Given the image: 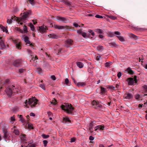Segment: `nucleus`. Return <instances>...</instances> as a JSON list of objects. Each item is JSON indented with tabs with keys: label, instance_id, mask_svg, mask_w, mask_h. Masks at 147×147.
I'll return each instance as SVG.
<instances>
[{
	"label": "nucleus",
	"instance_id": "obj_36",
	"mask_svg": "<svg viewBox=\"0 0 147 147\" xmlns=\"http://www.w3.org/2000/svg\"><path fill=\"white\" fill-rule=\"evenodd\" d=\"M13 111L14 112L16 113L19 111V109L17 107H15L13 109Z\"/></svg>",
	"mask_w": 147,
	"mask_h": 147
},
{
	"label": "nucleus",
	"instance_id": "obj_19",
	"mask_svg": "<svg viewBox=\"0 0 147 147\" xmlns=\"http://www.w3.org/2000/svg\"><path fill=\"white\" fill-rule=\"evenodd\" d=\"M19 31L22 33H26L28 32V28L26 26H24L23 27V30L19 29Z\"/></svg>",
	"mask_w": 147,
	"mask_h": 147
},
{
	"label": "nucleus",
	"instance_id": "obj_45",
	"mask_svg": "<svg viewBox=\"0 0 147 147\" xmlns=\"http://www.w3.org/2000/svg\"><path fill=\"white\" fill-rule=\"evenodd\" d=\"M135 97L136 99H138L140 98V95L138 94H137L135 95Z\"/></svg>",
	"mask_w": 147,
	"mask_h": 147
},
{
	"label": "nucleus",
	"instance_id": "obj_46",
	"mask_svg": "<svg viewBox=\"0 0 147 147\" xmlns=\"http://www.w3.org/2000/svg\"><path fill=\"white\" fill-rule=\"evenodd\" d=\"M24 71H25L24 69L23 68H20V69H19V72L20 73L23 72Z\"/></svg>",
	"mask_w": 147,
	"mask_h": 147
},
{
	"label": "nucleus",
	"instance_id": "obj_27",
	"mask_svg": "<svg viewBox=\"0 0 147 147\" xmlns=\"http://www.w3.org/2000/svg\"><path fill=\"white\" fill-rule=\"evenodd\" d=\"M15 121V117L14 116H13L11 117L10 118V122L11 123L13 124L14 123Z\"/></svg>",
	"mask_w": 147,
	"mask_h": 147
},
{
	"label": "nucleus",
	"instance_id": "obj_53",
	"mask_svg": "<svg viewBox=\"0 0 147 147\" xmlns=\"http://www.w3.org/2000/svg\"><path fill=\"white\" fill-rule=\"evenodd\" d=\"M51 78L53 80H56V77L54 75L51 76Z\"/></svg>",
	"mask_w": 147,
	"mask_h": 147
},
{
	"label": "nucleus",
	"instance_id": "obj_17",
	"mask_svg": "<svg viewBox=\"0 0 147 147\" xmlns=\"http://www.w3.org/2000/svg\"><path fill=\"white\" fill-rule=\"evenodd\" d=\"M70 120L69 118L68 117L65 116L63 118V122L66 123H69L70 122Z\"/></svg>",
	"mask_w": 147,
	"mask_h": 147
},
{
	"label": "nucleus",
	"instance_id": "obj_18",
	"mask_svg": "<svg viewBox=\"0 0 147 147\" xmlns=\"http://www.w3.org/2000/svg\"><path fill=\"white\" fill-rule=\"evenodd\" d=\"M107 92V89L102 87H101L100 92V94L101 95H103L105 94Z\"/></svg>",
	"mask_w": 147,
	"mask_h": 147
},
{
	"label": "nucleus",
	"instance_id": "obj_8",
	"mask_svg": "<svg viewBox=\"0 0 147 147\" xmlns=\"http://www.w3.org/2000/svg\"><path fill=\"white\" fill-rule=\"evenodd\" d=\"M54 27L56 29L59 30L60 29H69V27L67 26H61L57 25H54Z\"/></svg>",
	"mask_w": 147,
	"mask_h": 147
},
{
	"label": "nucleus",
	"instance_id": "obj_22",
	"mask_svg": "<svg viewBox=\"0 0 147 147\" xmlns=\"http://www.w3.org/2000/svg\"><path fill=\"white\" fill-rule=\"evenodd\" d=\"M48 36L50 38H58V36L54 34H51Z\"/></svg>",
	"mask_w": 147,
	"mask_h": 147
},
{
	"label": "nucleus",
	"instance_id": "obj_40",
	"mask_svg": "<svg viewBox=\"0 0 147 147\" xmlns=\"http://www.w3.org/2000/svg\"><path fill=\"white\" fill-rule=\"evenodd\" d=\"M143 90L145 93H147V86L144 85L143 86Z\"/></svg>",
	"mask_w": 147,
	"mask_h": 147
},
{
	"label": "nucleus",
	"instance_id": "obj_4",
	"mask_svg": "<svg viewBox=\"0 0 147 147\" xmlns=\"http://www.w3.org/2000/svg\"><path fill=\"white\" fill-rule=\"evenodd\" d=\"M95 121H93L91 123L89 126V128L90 131L92 132L94 131H96L97 130H103L104 126L102 125H95L94 124L96 123Z\"/></svg>",
	"mask_w": 147,
	"mask_h": 147
},
{
	"label": "nucleus",
	"instance_id": "obj_29",
	"mask_svg": "<svg viewBox=\"0 0 147 147\" xmlns=\"http://www.w3.org/2000/svg\"><path fill=\"white\" fill-rule=\"evenodd\" d=\"M127 71L130 74H134L133 71L130 67H128L127 68Z\"/></svg>",
	"mask_w": 147,
	"mask_h": 147
},
{
	"label": "nucleus",
	"instance_id": "obj_47",
	"mask_svg": "<svg viewBox=\"0 0 147 147\" xmlns=\"http://www.w3.org/2000/svg\"><path fill=\"white\" fill-rule=\"evenodd\" d=\"M12 20L11 19H7V22L9 24H11V23L12 22Z\"/></svg>",
	"mask_w": 147,
	"mask_h": 147
},
{
	"label": "nucleus",
	"instance_id": "obj_41",
	"mask_svg": "<svg viewBox=\"0 0 147 147\" xmlns=\"http://www.w3.org/2000/svg\"><path fill=\"white\" fill-rule=\"evenodd\" d=\"M112 63L111 62H106L105 64L106 67H108L110 65H111Z\"/></svg>",
	"mask_w": 147,
	"mask_h": 147
},
{
	"label": "nucleus",
	"instance_id": "obj_35",
	"mask_svg": "<svg viewBox=\"0 0 147 147\" xmlns=\"http://www.w3.org/2000/svg\"><path fill=\"white\" fill-rule=\"evenodd\" d=\"M97 49L98 51H102L103 48V47L101 46H99L97 47Z\"/></svg>",
	"mask_w": 147,
	"mask_h": 147
},
{
	"label": "nucleus",
	"instance_id": "obj_49",
	"mask_svg": "<svg viewBox=\"0 0 147 147\" xmlns=\"http://www.w3.org/2000/svg\"><path fill=\"white\" fill-rule=\"evenodd\" d=\"M95 17L97 18H103V16H100L98 15H96Z\"/></svg>",
	"mask_w": 147,
	"mask_h": 147
},
{
	"label": "nucleus",
	"instance_id": "obj_43",
	"mask_svg": "<svg viewBox=\"0 0 147 147\" xmlns=\"http://www.w3.org/2000/svg\"><path fill=\"white\" fill-rule=\"evenodd\" d=\"M93 36H94V32L93 30H89L88 31Z\"/></svg>",
	"mask_w": 147,
	"mask_h": 147
},
{
	"label": "nucleus",
	"instance_id": "obj_20",
	"mask_svg": "<svg viewBox=\"0 0 147 147\" xmlns=\"http://www.w3.org/2000/svg\"><path fill=\"white\" fill-rule=\"evenodd\" d=\"M16 127L14 126L13 127V128H12V129L13 130V132L15 133V134L17 135H18L19 134V131L18 130L16 129H15Z\"/></svg>",
	"mask_w": 147,
	"mask_h": 147
},
{
	"label": "nucleus",
	"instance_id": "obj_52",
	"mask_svg": "<svg viewBox=\"0 0 147 147\" xmlns=\"http://www.w3.org/2000/svg\"><path fill=\"white\" fill-rule=\"evenodd\" d=\"M25 137L26 135H22L20 136V138H22V139L25 140Z\"/></svg>",
	"mask_w": 147,
	"mask_h": 147
},
{
	"label": "nucleus",
	"instance_id": "obj_59",
	"mask_svg": "<svg viewBox=\"0 0 147 147\" xmlns=\"http://www.w3.org/2000/svg\"><path fill=\"white\" fill-rule=\"evenodd\" d=\"M121 76V72H119L117 74V76L119 78Z\"/></svg>",
	"mask_w": 147,
	"mask_h": 147
},
{
	"label": "nucleus",
	"instance_id": "obj_51",
	"mask_svg": "<svg viewBox=\"0 0 147 147\" xmlns=\"http://www.w3.org/2000/svg\"><path fill=\"white\" fill-rule=\"evenodd\" d=\"M110 18L113 20H115L116 19V17L113 16H111L110 17Z\"/></svg>",
	"mask_w": 147,
	"mask_h": 147
},
{
	"label": "nucleus",
	"instance_id": "obj_61",
	"mask_svg": "<svg viewBox=\"0 0 147 147\" xmlns=\"http://www.w3.org/2000/svg\"><path fill=\"white\" fill-rule=\"evenodd\" d=\"M47 114L49 116H52V114L50 111L48 112H47Z\"/></svg>",
	"mask_w": 147,
	"mask_h": 147
},
{
	"label": "nucleus",
	"instance_id": "obj_10",
	"mask_svg": "<svg viewBox=\"0 0 147 147\" xmlns=\"http://www.w3.org/2000/svg\"><path fill=\"white\" fill-rule=\"evenodd\" d=\"M56 18L60 22H67L68 21V20L67 19L64 17L57 16Z\"/></svg>",
	"mask_w": 147,
	"mask_h": 147
},
{
	"label": "nucleus",
	"instance_id": "obj_14",
	"mask_svg": "<svg viewBox=\"0 0 147 147\" xmlns=\"http://www.w3.org/2000/svg\"><path fill=\"white\" fill-rule=\"evenodd\" d=\"M4 134V138L5 140L7 141V140L9 139L10 136L8 131H5L4 130L3 131Z\"/></svg>",
	"mask_w": 147,
	"mask_h": 147
},
{
	"label": "nucleus",
	"instance_id": "obj_9",
	"mask_svg": "<svg viewBox=\"0 0 147 147\" xmlns=\"http://www.w3.org/2000/svg\"><path fill=\"white\" fill-rule=\"evenodd\" d=\"M0 46L1 50H3L5 48L4 39L1 37H0Z\"/></svg>",
	"mask_w": 147,
	"mask_h": 147
},
{
	"label": "nucleus",
	"instance_id": "obj_55",
	"mask_svg": "<svg viewBox=\"0 0 147 147\" xmlns=\"http://www.w3.org/2000/svg\"><path fill=\"white\" fill-rule=\"evenodd\" d=\"M30 3L32 5H33L34 3V0H28Z\"/></svg>",
	"mask_w": 147,
	"mask_h": 147
},
{
	"label": "nucleus",
	"instance_id": "obj_42",
	"mask_svg": "<svg viewBox=\"0 0 147 147\" xmlns=\"http://www.w3.org/2000/svg\"><path fill=\"white\" fill-rule=\"evenodd\" d=\"M108 88L112 90H115V87L112 86H109L108 87Z\"/></svg>",
	"mask_w": 147,
	"mask_h": 147
},
{
	"label": "nucleus",
	"instance_id": "obj_23",
	"mask_svg": "<svg viewBox=\"0 0 147 147\" xmlns=\"http://www.w3.org/2000/svg\"><path fill=\"white\" fill-rule=\"evenodd\" d=\"M18 117L20 119V120L22 123H24L25 121V119L23 117V116L22 115H18Z\"/></svg>",
	"mask_w": 147,
	"mask_h": 147
},
{
	"label": "nucleus",
	"instance_id": "obj_32",
	"mask_svg": "<svg viewBox=\"0 0 147 147\" xmlns=\"http://www.w3.org/2000/svg\"><path fill=\"white\" fill-rule=\"evenodd\" d=\"M16 47L19 49H21V43L19 42L17 43L16 44Z\"/></svg>",
	"mask_w": 147,
	"mask_h": 147
},
{
	"label": "nucleus",
	"instance_id": "obj_50",
	"mask_svg": "<svg viewBox=\"0 0 147 147\" xmlns=\"http://www.w3.org/2000/svg\"><path fill=\"white\" fill-rule=\"evenodd\" d=\"M65 84H66L67 85H68L69 82L68 79V78H66L65 80Z\"/></svg>",
	"mask_w": 147,
	"mask_h": 147
},
{
	"label": "nucleus",
	"instance_id": "obj_3",
	"mask_svg": "<svg viewBox=\"0 0 147 147\" xmlns=\"http://www.w3.org/2000/svg\"><path fill=\"white\" fill-rule=\"evenodd\" d=\"M38 101V100L35 97H32L29 99L28 100H26L24 105L28 108L29 106L32 108L34 107L37 104Z\"/></svg>",
	"mask_w": 147,
	"mask_h": 147
},
{
	"label": "nucleus",
	"instance_id": "obj_60",
	"mask_svg": "<svg viewBox=\"0 0 147 147\" xmlns=\"http://www.w3.org/2000/svg\"><path fill=\"white\" fill-rule=\"evenodd\" d=\"M77 33L78 34H82V31L81 30H79L77 31Z\"/></svg>",
	"mask_w": 147,
	"mask_h": 147
},
{
	"label": "nucleus",
	"instance_id": "obj_56",
	"mask_svg": "<svg viewBox=\"0 0 147 147\" xmlns=\"http://www.w3.org/2000/svg\"><path fill=\"white\" fill-rule=\"evenodd\" d=\"M82 35L84 37H86L87 36L86 34L84 32H82Z\"/></svg>",
	"mask_w": 147,
	"mask_h": 147
},
{
	"label": "nucleus",
	"instance_id": "obj_31",
	"mask_svg": "<svg viewBox=\"0 0 147 147\" xmlns=\"http://www.w3.org/2000/svg\"><path fill=\"white\" fill-rule=\"evenodd\" d=\"M117 36L119 40L121 42H123L125 41V39L123 36Z\"/></svg>",
	"mask_w": 147,
	"mask_h": 147
},
{
	"label": "nucleus",
	"instance_id": "obj_30",
	"mask_svg": "<svg viewBox=\"0 0 147 147\" xmlns=\"http://www.w3.org/2000/svg\"><path fill=\"white\" fill-rule=\"evenodd\" d=\"M32 55H31L32 57V60H33L34 61V63H36L37 62V61H36L38 59V58L37 57V56L36 55L34 56L33 55V56H32Z\"/></svg>",
	"mask_w": 147,
	"mask_h": 147
},
{
	"label": "nucleus",
	"instance_id": "obj_62",
	"mask_svg": "<svg viewBox=\"0 0 147 147\" xmlns=\"http://www.w3.org/2000/svg\"><path fill=\"white\" fill-rule=\"evenodd\" d=\"M94 139V137L92 136H90L89 137V140H93Z\"/></svg>",
	"mask_w": 147,
	"mask_h": 147
},
{
	"label": "nucleus",
	"instance_id": "obj_24",
	"mask_svg": "<svg viewBox=\"0 0 147 147\" xmlns=\"http://www.w3.org/2000/svg\"><path fill=\"white\" fill-rule=\"evenodd\" d=\"M57 103V101L55 99H54L52 101L50 102V104H49L50 106H51V105H55Z\"/></svg>",
	"mask_w": 147,
	"mask_h": 147
},
{
	"label": "nucleus",
	"instance_id": "obj_28",
	"mask_svg": "<svg viewBox=\"0 0 147 147\" xmlns=\"http://www.w3.org/2000/svg\"><path fill=\"white\" fill-rule=\"evenodd\" d=\"M94 31L98 33L101 34L102 33L103 31L102 29H96L94 30Z\"/></svg>",
	"mask_w": 147,
	"mask_h": 147
},
{
	"label": "nucleus",
	"instance_id": "obj_64",
	"mask_svg": "<svg viewBox=\"0 0 147 147\" xmlns=\"http://www.w3.org/2000/svg\"><path fill=\"white\" fill-rule=\"evenodd\" d=\"M131 36L133 38H136V37H137V36H135V35L133 34H131Z\"/></svg>",
	"mask_w": 147,
	"mask_h": 147
},
{
	"label": "nucleus",
	"instance_id": "obj_2",
	"mask_svg": "<svg viewBox=\"0 0 147 147\" xmlns=\"http://www.w3.org/2000/svg\"><path fill=\"white\" fill-rule=\"evenodd\" d=\"M31 13V11L30 10H28L26 12H24L21 18H15V16H12L11 19L14 20H15L18 22V24H20L21 25L22 24V22H25V21L28 17L30 15Z\"/></svg>",
	"mask_w": 147,
	"mask_h": 147
},
{
	"label": "nucleus",
	"instance_id": "obj_6",
	"mask_svg": "<svg viewBox=\"0 0 147 147\" xmlns=\"http://www.w3.org/2000/svg\"><path fill=\"white\" fill-rule=\"evenodd\" d=\"M129 85H133L137 82L136 76H135L134 78H129L127 80Z\"/></svg>",
	"mask_w": 147,
	"mask_h": 147
},
{
	"label": "nucleus",
	"instance_id": "obj_11",
	"mask_svg": "<svg viewBox=\"0 0 147 147\" xmlns=\"http://www.w3.org/2000/svg\"><path fill=\"white\" fill-rule=\"evenodd\" d=\"M21 64V60L17 59L13 63V65L16 67H19Z\"/></svg>",
	"mask_w": 147,
	"mask_h": 147
},
{
	"label": "nucleus",
	"instance_id": "obj_1",
	"mask_svg": "<svg viewBox=\"0 0 147 147\" xmlns=\"http://www.w3.org/2000/svg\"><path fill=\"white\" fill-rule=\"evenodd\" d=\"M9 82V80L8 79H6L3 82L1 83V84L3 86H7L5 90L7 95L9 96H11L13 93H18V92L20 91V87H15L13 86H8V84Z\"/></svg>",
	"mask_w": 147,
	"mask_h": 147
},
{
	"label": "nucleus",
	"instance_id": "obj_15",
	"mask_svg": "<svg viewBox=\"0 0 147 147\" xmlns=\"http://www.w3.org/2000/svg\"><path fill=\"white\" fill-rule=\"evenodd\" d=\"M92 103L93 106H94V107L95 108H98L101 107V105H100L97 102L94 100L93 101Z\"/></svg>",
	"mask_w": 147,
	"mask_h": 147
},
{
	"label": "nucleus",
	"instance_id": "obj_12",
	"mask_svg": "<svg viewBox=\"0 0 147 147\" xmlns=\"http://www.w3.org/2000/svg\"><path fill=\"white\" fill-rule=\"evenodd\" d=\"M47 29V28H46V27L44 26H41L39 27L38 30L40 32L42 33L45 32Z\"/></svg>",
	"mask_w": 147,
	"mask_h": 147
},
{
	"label": "nucleus",
	"instance_id": "obj_16",
	"mask_svg": "<svg viewBox=\"0 0 147 147\" xmlns=\"http://www.w3.org/2000/svg\"><path fill=\"white\" fill-rule=\"evenodd\" d=\"M73 42V41L70 39H68L66 40L65 41V45L67 47H68L69 46L67 45H71L72 44Z\"/></svg>",
	"mask_w": 147,
	"mask_h": 147
},
{
	"label": "nucleus",
	"instance_id": "obj_5",
	"mask_svg": "<svg viewBox=\"0 0 147 147\" xmlns=\"http://www.w3.org/2000/svg\"><path fill=\"white\" fill-rule=\"evenodd\" d=\"M61 108L62 109L66 111L68 113H71L74 110V108L71 105L67 103L62 105Z\"/></svg>",
	"mask_w": 147,
	"mask_h": 147
},
{
	"label": "nucleus",
	"instance_id": "obj_48",
	"mask_svg": "<svg viewBox=\"0 0 147 147\" xmlns=\"http://www.w3.org/2000/svg\"><path fill=\"white\" fill-rule=\"evenodd\" d=\"M40 86L43 89L45 90V85L43 84H40Z\"/></svg>",
	"mask_w": 147,
	"mask_h": 147
},
{
	"label": "nucleus",
	"instance_id": "obj_37",
	"mask_svg": "<svg viewBox=\"0 0 147 147\" xmlns=\"http://www.w3.org/2000/svg\"><path fill=\"white\" fill-rule=\"evenodd\" d=\"M41 136L44 139H46L49 138V135H46L45 134H43L41 135Z\"/></svg>",
	"mask_w": 147,
	"mask_h": 147
},
{
	"label": "nucleus",
	"instance_id": "obj_21",
	"mask_svg": "<svg viewBox=\"0 0 147 147\" xmlns=\"http://www.w3.org/2000/svg\"><path fill=\"white\" fill-rule=\"evenodd\" d=\"M77 66L80 68H82L84 66V65L83 63L80 62H76Z\"/></svg>",
	"mask_w": 147,
	"mask_h": 147
},
{
	"label": "nucleus",
	"instance_id": "obj_34",
	"mask_svg": "<svg viewBox=\"0 0 147 147\" xmlns=\"http://www.w3.org/2000/svg\"><path fill=\"white\" fill-rule=\"evenodd\" d=\"M37 71L39 74H41L42 73L43 70L41 68L38 67L37 68Z\"/></svg>",
	"mask_w": 147,
	"mask_h": 147
},
{
	"label": "nucleus",
	"instance_id": "obj_58",
	"mask_svg": "<svg viewBox=\"0 0 147 147\" xmlns=\"http://www.w3.org/2000/svg\"><path fill=\"white\" fill-rule=\"evenodd\" d=\"M73 25L76 28L78 27V26L80 27V26H79L76 23H74L73 24Z\"/></svg>",
	"mask_w": 147,
	"mask_h": 147
},
{
	"label": "nucleus",
	"instance_id": "obj_38",
	"mask_svg": "<svg viewBox=\"0 0 147 147\" xmlns=\"http://www.w3.org/2000/svg\"><path fill=\"white\" fill-rule=\"evenodd\" d=\"M28 127L29 129H33V125L31 123H29L28 124Z\"/></svg>",
	"mask_w": 147,
	"mask_h": 147
},
{
	"label": "nucleus",
	"instance_id": "obj_7",
	"mask_svg": "<svg viewBox=\"0 0 147 147\" xmlns=\"http://www.w3.org/2000/svg\"><path fill=\"white\" fill-rule=\"evenodd\" d=\"M22 38H23L24 42L26 43V45L27 46H33V45L32 43H31L30 42L29 40V38L28 36L24 35L22 37Z\"/></svg>",
	"mask_w": 147,
	"mask_h": 147
},
{
	"label": "nucleus",
	"instance_id": "obj_57",
	"mask_svg": "<svg viewBox=\"0 0 147 147\" xmlns=\"http://www.w3.org/2000/svg\"><path fill=\"white\" fill-rule=\"evenodd\" d=\"M76 139L75 138H72L71 139L70 142H74L75 141Z\"/></svg>",
	"mask_w": 147,
	"mask_h": 147
},
{
	"label": "nucleus",
	"instance_id": "obj_25",
	"mask_svg": "<svg viewBox=\"0 0 147 147\" xmlns=\"http://www.w3.org/2000/svg\"><path fill=\"white\" fill-rule=\"evenodd\" d=\"M0 27L3 32H5L6 33L8 32V30L5 27L1 25L0 26Z\"/></svg>",
	"mask_w": 147,
	"mask_h": 147
},
{
	"label": "nucleus",
	"instance_id": "obj_63",
	"mask_svg": "<svg viewBox=\"0 0 147 147\" xmlns=\"http://www.w3.org/2000/svg\"><path fill=\"white\" fill-rule=\"evenodd\" d=\"M100 58V56H98L96 57V59L97 61L99 60Z\"/></svg>",
	"mask_w": 147,
	"mask_h": 147
},
{
	"label": "nucleus",
	"instance_id": "obj_13",
	"mask_svg": "<svg viewBox=\"0 0 147 147\" xmlns=\"http://www.w3.org/2000/svg\"><path fill=\"white\" fill-rule=\"evenodd\" d=\"M125 99L126 100H130L132 98L133 96L132 94L130 93L126 94L124 96Z\"/></svg>",
	"mask_w": 147,
	"mask_h": 147
},
{
	"label": "nucleus",
	"instance_id": "obj_39",
	"mask_svg": "<svg viewBox=\"0 0 147 147\" xmlns=\"http://www.w3.org/2000/svg\"><path fill=\"white\" fill-rule=\"evenodd\" d=\"M23 125L25 126V127H26L27 126V125H28L29 124V122L28 121H25H25L24 123H23Z\"/></svg>",
	"mask_w": 147,
	"mask_h": 147
},
{
	"label": "nucleus",
	"instance_id": "obj_33",
	"mask_svg": "<svg viewBox=\"0 0 147 147\" xmlns=\"http://www.w3.org/2000/svg\"><path fill=\"white\" fill-rule=\"evenodd\" d=\"M29 26L30 27V29L32 31H34V27L31 23H29Z\"/></svg>",
	"mask_w": 147,
	"mask_h": 147
},
{
	"label": "nucleus",
	"instance_id": "obj_44",
	"mask_svg": "<svg viewBox=\"0 0 147 147\" xmlns=\"http://www.w3.org/2000/svg\"><path fill=\"white\" fill-rule=\"evenodd\" d=\"M43 143L44 146L45 147L46 146L48 143L47 141L46 140H44L43 141Z\"/></svg>",
	"mask_w": 147,
	"mask_h": 147
},
{
	"label": "nucleus",
	"instance_id": "obj_54",
	"mask_svg": "<svg viewBox=\"0 0 147 147\" xmlns=\"http://www.w3.org/2000/svg\"><path fill=\"white\" fill-rule=\"evenodd\" d=\"M115 34L116 35H118V36H119L120 35V34H121L119 32H118V31L115 32Z\"/></svg>",
	"mask_w": 147,
	"mask_h": 147
},
{
	"label": "nucleus",
	"instance_id": "obj_26",
	"mask_svg": "<svg viewBox=\"0 0 147 147\" xmlns=\"http://www.w3.org/2000/svg\"><path fill=\"white\" fill-rule=\"evenodd\" d=\"M86 85V84L84 82H78L77 84V85L78 87L81 86H84Z\"/></svg>",
	"mask_w": 147,
	"mask_h": 147
}]
</instances>
